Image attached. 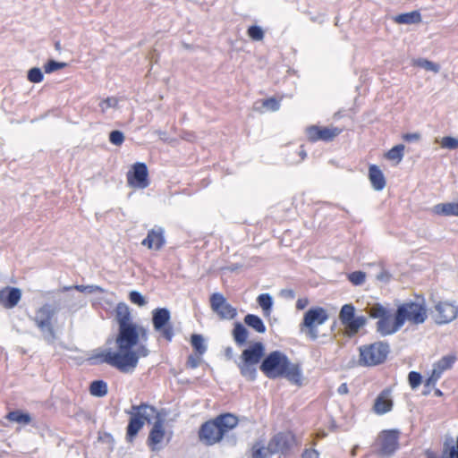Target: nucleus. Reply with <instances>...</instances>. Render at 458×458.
Returning a JSON list of instances; mask_svg holds the SVG:
<instances>
[{"label":"nucleus","mask_w":458,"mask_h":458,"mask_svg":"<svg viewBox=\"0 0 458 458\" xmlns=\"http://www.w3.org/2000/svg\"><path fill=\"white\" fill-rule=\"evenodd\" d=\"M140 340H148V329L137 324L118 327L114 344L116 352L111 348L96 351L89 358L91 364H108L123 373H131L139 360L148 356L149 350Z\"/></svg>","instance_id":"f257e3e1"},{"label":"nucleus","mask_w":458,"mask_h":458,"mask_svg":"<svg viewBox=\"0 0 458 458\" xmlns=\"http://www.w3.org/2000/svg\"><path fill=\"white\" fill-rule=\"evenodd\" d=\"M259 369L270 379L285 377L292 384L301 385L302 372L300 365L292 363L286 354L280 351H273L265 356Z\"/></svg>","instance_id":"f03ea898"},{"label":"nucleus","mask_w":458,"mask_h":458,"mask_svg":"<svg viewBox=\"0 0 458 458\" xmlns=\"http://www.w3.org/2000/svg\"><path fill=\"white\" fill-rule=\"evenodd\" d=\"M126 413L131 416L126 428V440L131 443L145 422L151 423L154 417H157L158 411L156 407L142 403L140 405H132Z\"/></svg>","instance_id":"7ed1b4c3"},{"label":"nucleus","mask_w":458,"mask_h":458,"mask_svg":"<svg viewBox=\"0 0 458 458\" xmlns=\"http://www.w3.org/2000/svg\"><path fill=\"white\" fill-rule=\"evenodd\" d=\"M264 354L265 345L261 342H256L244 349L237 363L241 375L249 381L256 380V365L260 362Z\"/></svg>","instance_id":"20e7f679"},{"label":"nucleus","mask_w":458,"mask_h":458,"mask_svg":"<svg viewBox=\"0 0 458 458\" xmlns=\"http://www.w3.org/2000/svg\"><path fill=\"white\" fill-rule=\"evenodd\" d=\"M329 318L327 310L322 307H312L308 310L300 324V331L311 341L318 338V327Z\"/></svg>","instance_id":"39448f33"},{"label":"nucleus","mask_w":458,"mask_h":458,"mask_svg":"<svg viewBox=\"0 0 458 458\" xmlns=\"http://www.w3.org/2000/svg\"><path fill=\"white\" fill-rule=\"evenodd\" d=\"M56 308L50 303H45L35 313L33 318L36 326L40 330L44 340L47 344H53L56 338L52 324V319L56 314Z\"/></svg>","instance_id":"423d86ee"},{"label":"nucleus","mask_w":458,"mask_h":458,"mask_svg":"<svg viewBox=\"0 0 458 458\" xmlns=\"http://www.w3.org/2000/svg\"><path fill=\"white\" fill-rule=\"evenodd\" d=\"M390 352L388 343L378 341L360 347V363L364 366L382 364Z\"/></svg>","instance_id":"0eeeda50"},{"label":"nucleus","mask_w":458,"mask_h":458,"mask_svg":"<svg viewBox=\"0 0 458 458\" xmlns=\"http://www.w3.org/2000/svg\"><path fill=\"white\" fill-rule=\"evenodd\" d=\"M171 313L167 308H157L152 311V324L157 332L171 342L174 336L173 325L170 323Z\"/></svg>","instance_id":"6e6552de"},{"label":"nucleus","mask_w":458,"mask_h":458,"mask_svg":"<svg viewBox=\"0 0 458 458\" xmlns=\"http://www.w3.org/2000/svg\"><path fill=\"white\" fill-rule=\"evenodd\" d=\"M399 436L400 431L398 429L383 430L379 436L377 454L384 458L392 457L399 448Z\"/></svg>","instance_id":"1a4fd4ad"},{"label":"nucleus","mask_w":458,"mask_h":458,"mask_svg":"<svg viewBox=\"0 0 458 458\" xmlns=\"http://www.w3.org/2000/svg\"><path fill=\"white\" fill-rule=\"evenodd\" d=\"M402 312L403 310H400V312L395 311L393 318V313L390 310L386 315H384L377 320L376 326L377 332L382 336H386L394 335L399 331L403 326Z\"/></svg>","instance_id":"9d476101"},{"label":"nucleus","mask_w":458,"mask_h":458,"mask_svg":"<svg viewBox=\"0 0 458 458\" xmlns=\"http://www.w3.org/2000/svg\"><path fill=\"white\" fill-rule=\"evenodd\" d=\"M403 310V323L407 320L412 324L419 325L425 322L428 318L427 310L423 303L409 301L400 305L396 312Z\"/></svg>","instance_id":"9b49d317"},{"label":"nucleus","mask_w":458,"mask_h":458,"mask_svg":"<svg viewBox=\"0 0 458 458\" xmlns=\"http://www.w3.org/2000/svg\"><path fill=\"white\" fill-rule=\"evenodd\" d=\"M126 177L127 183L131 188L144 190L149 185L148 166L143 162L132 165Z\"/></svg>","instance_id":"f8f14e48"},{"label":"nucleus","mask_w":458,"mask_h":458,"mask_svg":"<svg viewBox=\"0 0 458 458\" xmlns=\"http://www.w3.org/2000/svg\"><path fill=\"white\" fill-rule=\"evenodd\" d=\"M210 307L220 319L231 320L237 316V310L227 302L225 297L220 293H214L210 296Z\"/></svg>","instance_id":"ddd939ff"},{"label":"nucleus","mask_w":458,"mask_h":458,"mask_svg":"<svg viewBox=\"0 0 458 458\" xmlns=\"http://www.w3.org/2000/svg\"><path fill=\"white\" fill-rule=\"evenodd\" d=\"M224 436L223 429L219 428L215 419L203 423L199 431L200 441L207 445H213L220 442Z\"/></svg>","instance_id":"4468645a"},{"label":"nucleus","mask_w":458,"mask_h":458,"mask_svg":"<svg viewBox=\"0 0 458 458\" xmlns=\"http://www.w3.org/2000/svg\"><path fill=\"white\" fill-rule=\"evenodd\" d=\"M294 441L291 433L280 432L275 435L267 444V452L271 454L288 452Z\"/></svg>","instance_id":"2eb2a0df"},{"label":"nucleus","mask_w":458,"mask_h":458,"mask_svg":"<svg viewBox=\"0 0 458 458\" xmlns=\"http://www.w3.org/2000/svg\"><path fill=\"white\" fill-rule=\"evenodd\" d=\"M435 312L436 323L447 324L456 318L458 306L448 301H440L435 306Z\"/></svg>","instance_id":"dca6fc26"},{"label":"nucleus","mask_w":458,"mask_h":458,"mask_svg":"<svg viewBox=\"0 0 458 458\" xmlns=\"http://www.w3.org/2000/svg\"><path fill=\"white\" fill-rule=\"evenodd\" d=\"M341 130L336 127H324L320 128L312 125L307 128V136L312 142L323 140L326 142L333 140L336 136L341 133Z\"/></svg>","instance_id":"f3484780"},{"label":"nucleus","mask_w":458,"mask_h":458,"mask_svg":"<svg viewBox=\"0 0 458 458\" xmlns=\"http://www.w3.org/2000/svg\"><path fill=\"white\" fill-rule=\"evenodd\" d=\"M154 419L155 421L148 437V445L152 451H157L160 450L159 445L164 440L165 432L163 426L164 420L160 414L158 413Z\"/></svg>","instance_id":"a211bd4d"},{"label":"nucleus","mask_w":458,"mask_h":458,"mask_svg":"<svg viewBox=\"0 0 458 458\" xmlns=\"http://www.w3.org/2000/svg\"><path fill=\"white\" fill-rule=\"evenodd\" d=\"M21 299V291L17 287L6 286L0 290V305L5 309L14 308Z\"/></svg>","instance_id":"6ab92c4d"},{"label":"nucleus","mask_w":458,"mask_h":458,"mask_svg":"<svg viewBox=\"0 0 458 458\" xmlns=\"http://www.w3.org/2000/svg\"><path fill=\"white\" fill-rule=\"evenodd\" d=\"M165 243L164 236V229L157 227L148 232L147 237L142 241L141 244L147 246L150 250H159Z\"/></svg>","instance_id":"aec40b11"},{"label":"nucleus","mask_w":458,"mask_h":458,"mask_svg":"<svg viewBox=\"0 0 458 458\" xmlns=\"http://www.w3.org/2000/svg\"><path fill=\"white\" fill-rule=\"evenodd\" d=\"M390 394V390L385 389L377 396L373 405V411L376 414L383 415L392 410L393 401Z\"/></svg>","instance_id":"412c9836"},{"label":"nucleus","mask_w":458,"mask_h":458,"mask_svg":"<svg viewBox=\"0 0 458 458\" xmlns=\"http://www.w3.org/2000/svg\"><path fill=\"white\" fill-rule=\"evenodd\" d=\"M114 318L118 327L135 324L132 320L131 310L125 302H119L114 310Z\"/></svg>","instance_id":"4be33fe9"},{"label":"nucleus","mask_w":458,"mask_h":458,"mask_svg":"<svg viewBox=\"0 0 458 458\" xmlns=\"http://www.w3.org/2000/svg\"><path fill=\"white\" fill-rule=\"evenodd\" d=\"M369 179L370 181L371 186L375 191H382L386 187V178L380 170V168L376 165H370L369 167Z\"/></svg>","instance_id":"5701e85b"},{"label":"nucleus","mask_w":458,"mask_h":458,"mask_svg":"<svg viewBox=\"0 0 458 458\" xmlns=\"http://www.w3.org/2000/svg\"><path fill=\"white\" fill-rule=\"evenodd\" d=\"M219 428L223 429L224 435L230 429L234 428L239 422L238 418L232 413H224L218 415L216 419Z\"/></svg>","instance_id":"b1692460"},{"label":"nucleus","mask_w":458,"mask_h":458,"mask_svg":"<svg viewBox=\"0 0 458 458\" xmlns=\"http://www.w3.org/2000/svg\"><path fill=\"white\" fill-rule=\"evenodd\" d=\"M232 335L233 341L238 346H243L247 343L249 331L241 322H235L232 331Z\"/></svg>","instance_id":"393cba45"},{"label":"nucleus","mask_w":458,"mask_h":458,"mask_svg":"<svg viewBox=\"0 0 458 458\" xmlns=\"http://www.w3.org/2000/svg\"><path fill=\"white\" fill-rule=\"evenodd\" d=\"M433 211L437 215L440 216H458V203L447 202L440 203L433 207Z\"/></svg>","instance_id":"a878e982"},{"label":"nucleus","mask_w":458,"mask_h":458,"mask_svg":"<svg viewBox=\"0 0 458 458\" xmlns=\"http://www.w3.org/2000/svg\"><path fill=\"white\" fill-rule=\"evenodd\" d=\"M394 21L399 24H416L421 21V14L419 11H412L396 15Z\"/></svg>","instance_id":"bb28decb"},{"label":"nucleus","mask_w":458,"mask_h":458,"mask_svg":"<svg viewBox=\"0 0 458 458\" xmlns=\"http://www.w3.org/2000/svg\"><path fill=\"white\" fill-rule=\"evenodd\" d=\"M244 323L259 334H263L267 330L263 320L254 314H247L244 317Z\"/></svg>","instance_id":"cd10ccee"},{"label":"nucleus","mask_w":458,"mask_h":458,"mask_svg":"<svg viewBox=\"0 0 458 458\" xmlns=\"http://www.w3.org/2000/svg\"><path fill=\"white\" fill-rule=\"evenodd\" d=\"M107 384L103 380H95L91 382L89 386V393L96 397H104L107 394Z\"/></svg>","instance_id":"c85d7f7f"},{"label":"nucleus","mask_w":458,"mask_h":458,"mask_svg":"<svg viewBox=\"0 0 458 458\" xmlns=\"http://www.w3.org/2000/svg\"><path fill=\"white\" fill-rule=\"evenodd\" d=\"M355 316V308L352 304H344L340 310L339 318L343 325L347 327Z\"/></svg>","instance_id":"c756f323"},{"label":"nucleus","mask_w":458,"mask_h":458,"mask_svg":"<svg viewBox=\"0 0 458 458\" xmlns=\"http://www.w3.org/2000/svg\"><path fill=\"white\" fill-rule=\"evenodd\" d=\"M404 156V145L398 144L389 149L385 157L388 160L395 161L397 164L400 163Z\"/></svg>","instance_id":"7c9ffc66"},{"label":"nucleus","mask_w":458,"mask_h":458,"mask_svg":"<svg viewBox=\"0 0 458 458\" xmlns=\"http://www.w3.org/2000/svg\"><path fill=\"white\" fill-rule=\"evenodd\" d=\"M389 310V308L382 305L381 303H374L367 308V313L369 317L377 319L382 318L384 315H386Z\"/></svg>","instance_id":"2f4dec72"},{"label":"nucleus","mask_w":458,"mask_h":458,"mask_svg":"<svg viewBox=\"0 0 458 458\" xmlns=\"http://www.w3.org/2000/svg\"><path fill=\"white\" fill-rule=\"evenodd\" d=\"M257 302L266 316L270 315L273 306V298L269 293L259 294L257 298Z\"/></svg>","instance_id":"473e14b6"},{"label":"nucleus","mask_w":458,"mask_h":458,"mask_svg":"<svg viewBox=\"0 0 458 458\" xmlns=\"http://www.w3.org/2000/svg\"><path fill=\"white\" fill-rule=\"evenodd\" d=\"M6 419L20 424H29L31 418L29 413H24L19 410L12 411L7 413Z\"/></svg>","instance_id":"72a5a7b5"},{"label":"nucleus","mask_w":458,"mask_h":458,"mask_svg":"<svg viewBox=\"0 0 458 458\" xmlns=\"http://www.w3.org/2000/svg\"><path fill=\"white\" fill-rule=\"evenodd\" d=\"M191 343L193 349L199 356H202L207 352V345L201 335L193 334L191 337Z\"/></svg>","instance_id":"f704fd0d"},{"label":"nucleus","mask_w":458,"mask_h":458,"mask_svg":"<svg viewBox=\"0 0 458 458\" xmlns=\"http://www.w3.org/2000/svg\"><path fill=\"white\" fill-rule=\"evenodd\" d=\"M440 458H458V436L455 445H449L447 441L444 443V448Z\"/></svg>","instance_id":"c9c22d12"},{"label":"nucleus","mask_w":458,"mask_h":458,"mask_svg":"<svg viewBox=\"0 0 458 458\" xmlns=\"http://www.w3.org/2000/svg\"><path fill=\"white\" fill-rule=\"evenodd\" d=\"M367 323V318L364 316H354V318L352 319V321L349 323V325L346 327V328L349 329V331L352 334H356L360 327H364Z\"/></svg>","instance_id":"e433bc0d"},{"label":"nucleus","mask_w":458,"mask_h":458,"mask_svg":"<svg viewBox=\"0 0 458 458\" xmlns=\"http://www.w3.org/2000/svg\"><path fill=\"white\" fill-rule=\"evenodd\" d=\"M454 360L455 359L453 356H444L435 364L434 369L442 374L445 370L452 367Z\"/></svg>","instance_id":"4c0bfd02"},{"label":"nucleus","mask_w":458,"mask_h":458,"mask_svg":"<svg viewBox=\"0 0 458 458\" xmlns=\"http://www.w3.org/2000/svg\"><path fill=\"white\" fill-rule=\"evenodd\" d=\"M415 64L419 67H421L423 69H425L426 71H430V72H433L435 73H437L440 70V66L439 64L434 63V62H431L428 59H425V58H419L415 61Z\"/></svg>","instance_id":"58836bf2"},{"label":"nucleus","mask_w":458,"mask_h":458,"mask_svg":"<svg viewBox=\"0 0 458 458\" xmlns=\"http://www.w3.org/2000/svg\"><path fill=\"white\" fill-rule=\"evenodd\" d=\"M27 78L30 82L39 83L43 81L44 74L40 68L33 67L29 70Z\"/></svg>","instance_id":"ea45409f"},{"label":"nucleus","mask_w":458,"mask_h":458,"mask_svg":"<svg viewBox=\"0 0 458 458\" xmlns=\"http://www.w3.org/2000/svg\"><path fill=\"white\" fill-rule=\"evenodd\" d=\"M348 279L353 285H361L366 279V273L363 271H354L348 274Z\"/></svg>","instance_id":"a19ab883"},{"label":"nucleus","mask_w":458,"mask_h":458,"mask_svg":"<svg viewBox=\"0 0 458 458\" xmlns=\"http://www.w3.org/2000/svg\"><path fill=\"white\" fill-rule=\"evenodd\" d=\"M267 453V449L260 442H256L252 446V458H269Z\"/></svg>","instance_id":"79ce46f5"},{"label":"nucleus","mask_w":458,"mask_h":458,"mask_svg":"<svg viewBox=\"0 0 458 458\" xmlns=\"http://www.w3.org/2000/svg\"><path fill=\"white\" fill-rule=\"evenodd\" d=\"M248 36L255 41H260L264 38V31L261 27L258 25H252L248 29Z\"/></svg>","instance_id":"37998d69"},{"label":"nucleus","mask_w":458,"mask_h":458,"mask_svg":"<svg viewBox=\"0 0 458 458\" xmlns=\"http://www.w3.org/2000/svg\"><path fill=\"white\" fill-rule=\"evenodd\" d=\"M129 300L133 303L140 307L145 306L147 304L146 298L138 291L133 290L129 293Z\"/></svg>","instance_id":"c03bdc74"},{"label":"nucleus","mask_w":458,"mask_h":458,"mask_svg":"<svg viewBox=\"0 0 458 458\" xmlns=\"http://www.w3.org/2000/svg\"><path fill=\"white\" fill-rule=\"evenodd\" d=\"M67 66L66 63L49 60L44 66L46 73H52Z\"/></svg>","instance_id":"a18cd8bd"},{"label":"nucleus","mask_w":458,"mask_h":458,"mask_svg":"<svg viewBox=\"0 0 458 458\" xmlns=\"http://www.w3.org/2000/svg\"><path fill=\"white\" fill-rule=\"evenodd\" d=\"M109 141L115 146H120L124 141V135L121 131H112L109 133Z\"/></svg>","instance_id":"49530a36"},{"label":"nucleus","mask_w":458,"mask_h":458,"mask_svg":"<svg viewBox=\"0 0 458 458\" xmlns=\"http://www.w3.org/2000/svg\"><path fill=\"white\" fill-rule=\"evenodd\" d=\"M422 377L417 371H411L408 375V381L412 389L417 388L421 384Z\"/></svg>","instance_id":"de8ad7c7"},{"label":"nucleus","mask_w":458,"mask_h":458,"mask_svg":"<svg viewBox=\"0 0 458 458\" xmlns=\"http://www.w3.org/2000/svg\"><path fill=\"white\" fill-rule=\"evenodd\" d=\"M441 145L445 148L456 149L458 148V140L451 136H445L442 139Z\"/></svg>","instance_id":"09e8293b"},{"label":"nucleus","mask_w":458,"mask_h":458,"mask_svg":"<svg viewBox=\"0 0 458 458\" xmlns=\"http://www.w3.org/2000/svg\"><path fill=\"white\" fill-rule=\"evenodd\" d=\"M263 106L271 111H277L280 107V103L274 98L264 100Z\"/></svg>","instance_id":"8fccbe9b"},{"label":"nucleus","mask_w":458,"mask_h":458,"mask_svg":"<svg viewBox=\"0 0 458 458\" xmlns=\"http://www.w3.org/2000/svg\"><path fill=\"white\" fill-rule=\"evenodd\" d=\"M117 103H118V101L116 98H107L105 100H103L99 106H100L102 111L105 112L106 109H108L110 107L116 106Z\"/></svg>","instance_id":"3c124183"},{"label":"nucleus","mask_w":458,"mask_h":458,"mask_svg":"<svg viewBox=\"0 0 458 458\" xmlns=\"http://www.w3.org/2000/svg\"><path fill=\"white\" fill-rule=\"evenodd\" d=\"M200 356H195L193 354L189 355L186 365L191 369H196L199 366Z\"/></svg>","instance_id":"603ef678"},{"label":"nucleus","mask_w":458,"mask_h":458,"mask_svg":"<svg viewBox=\"0 0 458 458\" xmlns=\"http://www.w3.org/2000/svg\"><path fill=\"white\" fill-rule=\"evenodd\" d=\"M441 373L439 371H437L435 369L432 371L431 376L426 380L425 386H435L437 381L440 378Z\"/></svg>","instance_id":"864d4df0"},{"label":"nucleus","mask_w":458,"mask_h":458,"mask_svg":"<svg viewBox=\"0 0 458 458\" xmlns=\"http://www.w3.org/2000/svg\"><path fill=\"white\" fill-rule=\"evenodd\" d=\"M72 289H75L81 293H85L86 285L76 284V285H71V286H64L61 290H59V292L64 293V292H68Z\"/></svg>","instance_id":"5fc2aeb1"},{"label":"nucleus","mask_w":458,"mask_h":458,"mask_svg":"<svg viewBox=\"0 0 458 458\" xmlns=\"http://www.w3.org/2000/svg\"><path fill=\"white\" fill-rule=\"evenodd\" d=\"M104 292H105V290L99 285H96V284L86 285L85 293H104Z\"/></svg>","instance_id":"6e6d98bb"},{"label":"nucleus","mask_w":458,"mask_h":458,"mask_svg":"<svg viewBox=\"0 0 458 458\" xmlns=\"http://www.w3.org/2000/svg\"><path fill=\"white\" fill-rule=\"evenodd\" d=\"M280 295L285 299L293 300L295 298V292L292 289H282Z\"/></svg>","instance_id":"4d7b16f0"},{"label":"nucleus","mask_w":458,"mask_h":458,"mask_svg":"<svg viewBox=\"0 0 458 458\" xmlns=\"http://www.w3.org/2000/svg\"><path fill=\"white\" fill-rule=\"evenodd\" d=\"M390 278H391L390 273L386 270H383L379 274L377 275V279L381 282H384V283H388L390 281Z\"/></svg>","instance_id":"13d9d810"},{"label":"nucleus","mask_w":458,"mask_h":458,"mask_svg":"<svg viewBox=\"0 0 458 458\" xmlns=\"http://www.w3.org/2000/svg\"><path fill=\"white\" fill-rule=\"evenodd\" d=\"M302 458H318V453L314 449H306L302 454Z\"/></svg>","instance_id":"bf43d9fd"},{"label":"nucleus","mask_w":458,"mask_h":458,"mask_svg":"<svg viewBox=\"0 0 458 458\" xmlns=\"http://www.w3.org/2000/svg\"><path fill=\"white\" fill-rule=\"evenodd\" d=\"M420 138V135L419 133H406L403 135V140L409 142L419 140Z\"/></svg>","instance_id":"052dcab7"},{"label":"nucleus","mask_w":458,"mask_h":458,"mask_svg":"<svg viewBox=\"0 0 458 458\" xmlns=\"http://www.w3.org/2000/svg\"><path fill=\"white\" fill-rule=\"evenodd\" d=\"M309 304V300L307 298H300L296 302L297 310H304Z\"/></svg>","instance_id":"680f3d73"},{"label":"nucleus","mask_w":458,"mask_h":458,"mask_svg":"<svg viewBox=\"0 0 458 458\" xmlns=\"http://www.w3.org/2000/svg\"><path fill=\"white\" fill-rule=\"evenodd\" d=\"M337 392L340 394H346L349 392L347 384L346 383L341 384L337 389Z\"/></svg>","instance_id":"e2e57ef3"},{"label":"nucleus","mask_w":458,"mask_h":458,"mask_svg":"<svg viewBox=\"0 0 458 458\" xmlns=\"http://www.w3.org/2000/svg\"><path fill=\"white\" fill-rule=\"evenodd\" d=\"M233 350L231 346H228L225 348V355L227 359H232L233 358Z\"/></svg>","instance_id":"0e129e2a"},{"label":"nucleus","mask_w":458,"mask_h":458,"mask_svg":"<svg viewBox=\"0 0 458 458\" xmlns=\"http://www.w3.org/2000/svg\"><path fill=\"white\" fill-rule=\"evenodd\" d=\"M155 133H156L157 135H158V137L160 138V140H164V141H165V140H167V137H166V136H167V134H166V132H165V131H161V130H157V131H155Z\"/></svg>","instance_id":"69168bd1"},{"label":"nucleus","mask_w":458,"mask_h":458,"mask_svg":"<svg viewBox=\"0 0 458 458\" xmlns=\"http://www.w3.org/2000/svg\"><path fill=\"white\" fill-rule=\"evenodd\" d=\"M299 156L301 157V160H304L307 157V153L304 149H301L299 151Z\"/></svg>","instance_id":"338daca9"},{"label":"nucleus","mask_w":458,"mask_h":458,"mask_svg":"<svg viewBox=\"0 0 458 458\" xmlns=\"http://www.w3.org/2000/svg\"><path fill=\"white\" fill-rule=\"evenodd\" d=\"M55 49H56V50H60V49H61V44H60V42H59V41L55 42Z\"/></svg>","instance_id":"774afa93"}]
</instances>
